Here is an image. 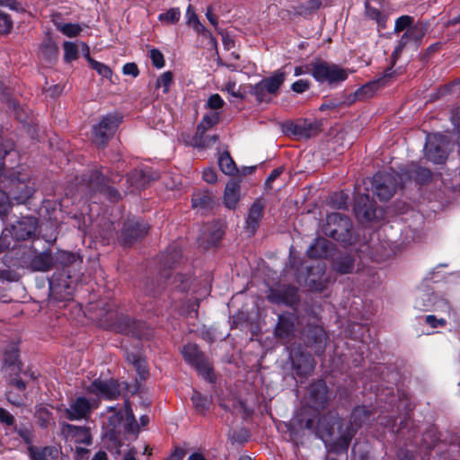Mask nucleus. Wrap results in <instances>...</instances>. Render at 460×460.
I'll list each match as a JSON object with an SVG mask.
<instances>
[{
  "label": "nucleus",
  "instance_id": "4468645a",
  "mask_svg": "<svg viewBox=\"0 0 460 460\" xmlns=\"http://www.w3.org/2000/svg\"><path fill=\"white\" fill-rule=\"evenodd\" d=\"M181 352L185 361L194 366L206 379L212 380L211 367L196 344L185 345Z\"/></svg>",
  "mask_w": 460,
  "mask_h": 460
},
{
  "label": "nucleus",
  "instance_id": "6e6552de",
  "mask_svg": "<svg viewBox=\"0 0 460 460\" xmlns=\"http://www.w3.org/2000/svg\"><path fill=\"white\" fill-rule=\"evenodd\" d=\"M429 26V22L418 21L414 25L408 28V30L403 32L393 51V64L395 63L405 47L414 45L417 48L421 44L422 39L427 33Z\"/></svg>",
  "mask_w": 460,
  "mask_h": 460
},
{
  "label": "nucleus",
  "instance_id": "4be33fe9",
  "mask_svg": "<svg viewBox=\"0 0 460 460\" xmlns=\"http://www.w3.org/2000/svg\"><path fill=\"white\" fill-rule=\"evenodd\" d=\"M224 234L223 223L220 221L206 225L199 237V244L204 248L216 245L222 238Z\"/></svg>",
  "mask_w": 460,
  "mask_h": 460
},
{
  "label": "nucleus",
  "instance_id": "aec40b11",
  "mask_svg": "<svg viewBox=\"0 0 460 460\" xmlns=\"http://www.w3.org/2000/svg\"><path fill=\"white\" fill-rule=\"evenodd\" d=\"M268 298L275 304H284L290 306L296 305L299 300L297 288L294 286L271 288Z\"/></svg>",
  "mask_w": 460,
  "mask_h": 460
},
{
  "label": "nucleus",
  "instance_id": "de8ad7c7",
  "mask_svg": "<svg viewBox=\"0 0 460 460\" xmlns=\"http://www.w3.org/2000/svg\"><path fill=\"white\" fill-rule=\"evenodd\" d=\"M64 59L66 62H71L78 58V47L75 43L65 41L63 44Z\"/></svg>",
  "mask_w": 460,
  "mask_h": 460
},
{
  "label": "nucleus",
  "instance_id": "8fccbe9b",
  "mask_svg": "<svg viewBox=\"0 0 460 460\" xmlns=\"http://www.w3.org/2000/svg\"><path fill=\"white\" fill-rule=\"evenodd\" d=\"M13 29V20L5 13L0 11V34L4 35L11 32Z\"/></svg>",
  "mask_w": 460,
  "mask_h": 460
},
{
  "label": "nucleus",
  "instance_id": "f03ea898",
  "mask_svg": "<svg viewBox=\"0 0 460 460\" xmlns=\"http://www.w3.org/2000/svg\"><path fill=\"white\" fill-rule=\"evenodd\" d=\"M330 401L328 394V388L324 381L318 380L317 382L311 385L309 388V394L307 397V406L304 407L298 411L291 421L293 429H307L305 427H300L296 421L298 416L302 415L304 418L307 415L308 417L315 416L314 425L318 424V420L322 419L324 415L320 416L318 411L325 408Z\"/></svg>",
  "mask_w": 460,
  "mask_h": 460
},
{
  "label": "nucleus",
  "instance_id": "2f4dec72",
  "mask_svg": "<svg viewBox=\"0 0 460 460\" xmlns=\"http://www.w3.org/2000/svg\"><path fill=\"white\" fill-rule=\"evenodd\" d=\"M240 183L234 180H230L225 189L224 203L228 208H234L240 199Z\"/></svg>",
  "mask_w": 460,
  "mask_h": 460
},
{
  "label": "nucleus",
  "instance_id": "603ef678",
  "mask_svg": "<svg viewBox=\"0 0 460 460\" xmlns=\"http://www.w3.org/2000/svg\"><path fill=\"white\" fill-rule=\"evenodd\" d=\"M321 5L322 2L320 0H309L305 4H302L298 7L297 13L301 15H305L315 10H318Z\"/></svg>",
  "mask_w": 460,
  "mask_h": 460
},
{
  "label": "nucleus",
  "instance_id": "a18cd8bd",
  "mask_svg": "<svg viewBox=\"0 0 460 460\" xmlns=\"http://www.w3.org/2000/svg\"><path fill=\"white\" fill-rule=\"evenodd\" d=\"M366 13L367 17L371 20L376 22V23L384 28L385 26L386 16L382 13L378 9L370 6L367 3H366Z\"/></svg>",
  "mask_w": 460,
  "mask_h": 460
},
{
  "label": "nucleus",
  "instance_id": "3c124183",
  "mask_svg": "<svg viewBox=\"0 0 460 460\" xmlns=\"http://www.w3.org/2000/svg\"><path fill=\"white\" fill-rule=\"evenodd\" d=\"M88 61L92 65V67L96 70V72L101 75L102 77L109 78L111 76L112 72L109 66L100 63L98 61H95L92 59L91 58H87Z\"/></svg>",
  "mask_w": 460,
  "mask_h": 460
},
{
  "label": "nucleus",
  "instance_id": "c756f323",
  "mask_svg": "<svg viewBox=\"0 0 460 460\" xmlns=\"http://www.w3.org/2000/svg\"><path fill=\"white\" fill-rule=\"evenodd\" d=\"M143 323L136 322L127 315H120L118 318L116 329L118 332L130 333L134 336L142 338L144 333L141 332L140 327Z\"/></svg>",
  "mask_w": 460,
  "mask_h": 460
},
{
  "label": "nucleus",
  "instance_id": "39448f33",
  "mask_svg": "<svg viewBox=\"0 0 460 460\" xmlns=\"http://www.w3.org/2000/svg\"><path fill=\"white\" fill-rule=\"evenodd\" d=\"M352 222L349 217L341 213H332L327 216L323 232L325 235L347 244L352 243Z\"/></svg>",
  "mask_w": 460,
  "mask_h": 460
},
{
  "label": "nucleus",
  "instance_id": "49530a36",
  "mask_svg": "<svg viewBox=\"0 0 460 460\" xmlns=\"http://www.w3.org/2000/svg\"><path fill=\"white\" fill-rule=\"evenodd\" d=\"M414 19L410 15H402L396 19L394 31V33H399L401 31H405L408 28H411L414 25Z\"/></svg>",
  "mask_w": 460,
  "mask_h": 460
},
{
  "label": "nucleus",
  "instance_id": "bf43d9fd",
  "mask_svg": "<svg viewBox=\"0 0 460 460\" xmlns=\"http://www.w3.org/2000/svg\"><path fill=\"white\" fill-rule=\"evenodd\" d=\"M153 65L156 68H162L164 66V58L162 52L156 49H152L149 55Z\"/></svg>",
  "mask_w": 460,
  "mask_h": 460
},
{
  "label": "nucleus",
  "instance_id": "c03bdc74",
  "mask_svg": "<svg viewBox=\"0 0 460 460\" xmlns=\"http://www.w3.org/2000/svg\"><path fill=\"white\" fill-rule=\"evenodd\" d=\"M55 25L59 31L67 37H75L82 31L81 26L76 23L55 22Z\"/></svg>",
  "mask_w": 460,
  "mask_h": 460
},
{
  "label": "nucleus",
  "instance_id": "412c9836",
  "mask_svg": "<svg viewBox=\"0 0 460 460\" xmlns=\"http://www.w3.org/2000/svg\"><path fill=\"white\" fill-rule=\"evenodd\" d=\"M219 120L218 113H209L206 114L199 124L197 127L196 134L194 136L193 141L194 145L199 147H208L210 145V140H208L206 137V131L215 126Z\"/></svg>",
  "mask_w": 460,
  "mask_h": 460
},
{
  "label": "nucleus",
  "instance_id": "c85d7f7f",
  "mask_svg": "<svg viewBox=\"0 0 460 460\" xmlns=\"http://www.w3.org/2000/svg\"><path fill=\"white\" fill-rule=\"evenodd\" d=\"M306 336V342L309 347L315 346L314 353L321 355L325 348L326 334L322 327H309Z\"/></svg>",
  "mask_w": 460,
  "mask_h": 460
},
{
  "label": "nucleus",
  "instance_id": "864d4df0",
  "mask_svg": "<svg viewBox=\"0 0 460 460\" xmlns=\"http://www.w3.org/2000/svg\"><path fill=\"white\" fill-rule=\"evenodd\" d=\"M4 360L6 365L14 366L18 360V349L15 345H12L4 351Z\"/></svg>",
  "mask_w": 460,
  "mask_h": 460
},
{
  "label": "nucleus",
  "instance_id": "0e129e2a",
  "mask_svg": "<svg viewBox=\"0 0 460 460\" xmlns=\"http://www.w3.org/2000/svg\"><path fill=\"white\" fill-rule=\"evenodd\" d=\"M283 132L286 135L293 136L296 138H298V120L296 122L293 121H288L283 124L282 126Z\"/></svg>",
  "mask_w": 460,
  "mask_h": 460
},
{
  "label": "nucleus",
  "instance_id": "f3484780",
  "mask_svg": "<svg viewBox=\"0 0 460 460\" xmlns=\"http://www.w3.org/2000/svg\"><path fill=\"white\" fill-rule=\"evenodd\" d=\"M296 331V318L291 314H283L279 316L275 327V335L282 342L287 343L293 340Z\"/></svg>",
  "mask_w": 460,
  "mask_h": 460
},
{
  "label": "nucleus",
  "instance_id": "09e8293b",
  "mask_svg": "<svg viewBox=\"0 0 460 460\" xmlns=\"http://www.w3.org/2000/svg\"><path fill=\"white\" fill-rule=\"evenodd\" d=\"M181 17V12L179 8H171L165 13H160L158 19L161 22L167 23H176Z\"/></svg>",
  "mask_w": 460,
  "mask_h": 460
},
{
  "label": "nucleus",
  "instance_id": "393cba45",
  "mask_svg": "<svg viewBox=\"0 0 460 460\" xmlns=\"http://www.w3.org/2000/svg\"><path fill=\"white\" fill-rule=\"evenodd\" d=\"M61 431L67 439L76 444L90 445L92 443L90 430L86 427L63 423Z\"/></svg>",
  "mask_w": 460,
  "mask_h": 460
},
{
  "label": "nucleus",
  "instance_id": "0eeeda50",
  "mask_svg": "<svg viewBox=\"0 0 460 460\" xmlns=\"http://www.w3.org/2000/svg\"><path fill=\"white\" fill-rule=\"evenodd\" d=\"M402 181V174L395 172H378L374 175L372 187L381 200H388Z\"/></svg>",
  "mask_w": 460,
  "mask_h": 460
},
{
  "label": "nucleus",
  "instance_id": "dca6fc26",
  "mask_svg": "<svg viewBox=\"0 0 460 460\" xmlns=\"http://www.w3.org/2000/svg\"><path fill=\"white\" fill-rule=\"evenodd\" d=\"M66 272L55 273L49 279V290L57 299H68L73 293V287Z\"/></svg>",
  "mask_w": 460,
  "mask_h": 460
},
{
  "label": "nucleus",
  "instance_id": "a211bd4d",
  "mask_svg": "<svg viewBox=\"0 0 460 460\" xmlns=\"http://www.w3.org/2000/svg\"><path fill=\"white\" fill-rule=\"evenodd\" d=\"M146 234L147 226L146 224L135 218H129L125 222L122 230L123 244L130 246L137 240L142 239Z\"/></svg>",
  "mask_w": 460,
  "mask_h": 460
},
{
  "label": "nucleus",
  "instance_id": "4d7b16f0",
  "mask_svg": "<svg viewBox=\"0 0 460 460\" xmlns=\"http://www.w3.org/2000/svg\"><path fill=\"white\" fill-rule=\"evenodd\" d=\"M37 418L40 427L48 428L51 420V414L47 409L42 408L37 411Z\"/></svg>",
  "mask_w": 460,
  "mask_h": 460
},
{
  "label": "nucleus",
  "instance_id": "338daca9",
  "mask_svg": "<svg viewBox=\"0 0 460 460\" xmlns=\"http://www.w3.org/2000/svg\"><path fill=\"white\" fill-rule=\"evenodd\" d=\"M309 87H310L309 81L305 80V79L297 80L295 83H293L291 85L292 91H294L297 93H302L305 92L306 90L309 89Z\"/></svg>",
  "mask_w": 460,
  "mask_h": 460
},
{
  "label": "nucleus",
  "instance_id": "2eb2a0df",
  "mask_svg": "<svg viewBox=\"0 0 460 460\" xmlns=\"http://www.w3.org/2000/svg\"><path fill=\"white\" fill-rule=\"evenodd\" d=\"M294 374L298 377H306L311 375L314 369V360L313 357L300 348L294 349L289 354Z\"/></svg>",
  "mask_w": 460,
  "mask_h": 460
},
{
  "label": "nucleus",
  "instance_id": "79ce46f5",
  "mask_svg": "<svg viewBox=\"0 0 460 460\" xmlns=\"http://www.w3.org/2000/svg\"><path fill=\"white\" fill-rule=\"evenodd\" d=\"M191 402L195 410L200 414H205L210 406V400L197 391L193 392Z\"/></svg>",
  "mask_w": 460,
  "mask_h": 460
},
{
  "label": "nucleus",
  "instance_id": "ddd939ff",
  "mask_svg": "<svg viewBox=\"0 0 460 460\" xmlns=\"http://www.w3.org/2000/svg\"><path fill=\"white\" fill-rule=\"evenodd\" d=\"M124 388H127L125 382L119 383L113 379H96L88 386L87 392L107 400H115L120 395L121 390Z\"/></svg>",
  "mask_w": 460,
  "mask_h": 460
},
{
  "label": "nucleus",
  "instance_id": "69168bd1",
  "mask_svg": "<svg viewBox=\"0 0 460 460\" xmlns=\"http://www.w3.org/2000/svg\"><path fill=\"white\" fill-rule=\"evenodd\" d=\"M224 104H225L224 100L217 93L212 94L207 102V107H208L212 110H218V109L222 108Z\"/></svg>",
  "mask_w": 460,
  "mask_h": 460
},
{
  "label": "nucleus",
  "instance_id": "6ab92c4d",
  "mask_svg": "<svg viewBox=\"0 0 460 460\" xmlns=\"http://www.w3.org/2000/svg\"><path fill=\"white\" fill-rule=\"evenodd\" d=\"M265 207L264 199L258 198L249 208L244 225V229L249 234L253 235L259 228Z\"/></svg>",
  "mask_w": 460,
  "mask_h": 460
},
{
  "label": "nucleus",
  "instance_id": "4c0bfd02",
  "mask_svg": "<svg viewBox=\"0 0 460 460\" xmlns=\"http://www.w3.org/2000/svg\"><path fill=\"white\" fill-rule=\"evenodd\" d=\"M192 207L195 208L207 209L214 204L213 195L209 191H197L192 195Z\"/></svg>",
  "mask_w": 460,
  "mask_h": 460
},
{
  "label": "nucleus",
  "instance_id": "774afa93",
  "mask_svg": "<svg viewBox=\"0 0 460 460\" xmlns=\"http://www.w3.org/2000/svg\"><path fill=\"white\" fill-rule=\"evenodd\" d=\"M23 396L18 394H15L13 391L9 390L6 393L7 400L15 406H21L23 404Z\"/></svg>",
  "mask_w": 460,
  "mask_h": 460
},
{
  "label": "nucleus",
  "instance_id": "cd10ccee",
  "mask_svg": "<svg viewBox=\"0 0 460 460\" xmlns=\"http://www.w3.org/2000/svg\"><path fill=\"white\" fill-rule=\"evenodd\" d=\"M158 178V173L150 168L135 169L128 176V181L136 189L144 188L148 182Z\"/></svg>",
  "mask_w": 460,
  "mask_h": 460
},
{
  "label": "nucleus",
  "instance_id": "6e6d98bb",
  "mask_svg": "<svg viewBox=\"0 0 460 460\" xmlns=\"http://www.w3.org/2000/svg\"><path fill=\"white\" fill-rule=\"evenodd\" d=\"M367 450L362 449V446L356 443L351 450V460H368Z\"/></svg>",
  "mask_w": 460,
  "mask_h": 460
},
{
  "label": "nucleus",
  "instance_id": "f257e3e1",
  "mask_svg": "<svg viewBox=\"0 0 460 460\" xmlns=\"http://www.w3.org/2000/svg\"><path fill=\"white\" fill-rule=\"evenodd\" d=\"M371 411L365 407H356L351 412L350 419L344 423L336 412L330 411L318 420L315 426V416L304 418L298 416L296 422L300 427H305L307 430L314 432L323 440L334 439V449L337 452H347L352 438L357 430L370 420Z\"/></svg>",
  "mask_w": 460,
  "mask_h": 460
},
{
  "label": "nucleus",
  "instance_id": "a878e982",
  "mask_svg": "<svg viewBox=\"0 0 460 460\" xmlns=\"http://www.w3.org/2000/svg\"><path fill=\"white\" fill-rule=\"evenodd\" d=\"M325 281V265L323 262L318 261L314 266L308 268V274L305 279V283L311 289L317 291L323 290Z\"/></svg>",
  "mask_w": 460,
  "mask_h": 460
},
{
  "label": "nucleus",
  "instance_id": "9b49d317",
  "mask_svg": "<svg viewBox=\"0 0 460 460\" xmlns=\"http://www.w3.org/2000/svg\"><path fill=\"white\" fill-rule=\"evenodd\" d=\"M122 117L119 114H108L93 127V141L100 146H104L113 136L120 124Z\"/></svg>",
  "mask_w": 460,
  "mask_h": 460
},
{
  "label": "nucleus",
  "instance_id": "473e14b6",
  "mask_svg": "<svg viewBox=\"0 0 460 460\" xmlns=\"http://www.w3.org/2000/svg\"><path fill=\"white\" fill-rule=\"evenodd\" d=\"M28 450L31 460H57L58 457V450L54 447L29 446Z\"/></svg>",
  "mask_w": 460,
  "mask_h": 460
},
{
  "label": "nucleus",
  "instance_id": "7c9ffc66",
  "mask_svg": "<svg viewBox=\"0 0 460 460\" xmlns=\"http://www.w3.org/2000/svg\"><path fill=\"white\" fill-rule=\"evenodd\" d=\"M53 265V258L50 252L34 253L30 261V267L32 270L47 271Z\"/></svg>",
  "mask_w": 460,
  "mask_h": 460
},
{
  "label": "nucleus",
  "instance_id": "a19ab883",
  "mask_svg": "<svg viewBox=\"0 0 460 460\" xmlns=\"http://www.w3.org/2000/svg\"><path fill=\"white\" fill-rule=\"evenodd\" d=\"M218 165L221 171L228 175H233L237 172L235 163L230 156L228 152H224L218 158Z\"/></svg>",
  "mask_w": 460,
  "mask_h": 460
},
{
  "label": "nucleus",
  "instance_id": "423d86ee",
  "mask_svg": "<svg viewBox=\"0 0 460 460\" xmlns=\"http://www.w3.org/2000/svg\"><path fill=\"white\" fill-rule=\"evenodd\" d=\"M313 77L320 84L337 85L348 78V72L336 64L316 60L310 64Z\"/></svg>",
  "mask_w": 460,
  "mask_h": 460
},
{
  "label": "nucleus",
  "instance_id": "bb28decb",
  "mask_svg": "<svg viewBox=\"0 0 460 460\" xmlns=\"http://www.w3.org/2000/svg\"><path fill=\"white\" fill-rule=\"evenodd\" d=\"M37 220L34 217H23L12 226L13 235L17 240H26L35 232Z\"/></svg>",
  "mask_w": 460,
  "mask_h": 460
},
{
  "label": "nucleus",
  "instance_id": "1a4fd4ad",
  "mask_svg": "<svg viewBox=\"0 0 460 460\" xmlns=\"http://www.w3.org/2000/svg\"><path fill=\"white\" fill-rule=\"evenodd\" d=\"M448 140L442 134H429L424 147L425 157L433 164H443L448 155Z\"/></svg>",
  "mask_w": 460,
  "mask_h": 460
},
{
  "label": "nucleus",
  "instance_id": "ea45409f",
  "mask_svg": "<svg viewBox=\"0 0 460 460\" xmlns=\"http://www.w3.org/2000/svg\"><path fill=\"white\" fill-rule=\"evenodd\" d=\"M124 405H125V414H126V417L124 420V429L128 433H136L138 431V425H137L136 418L133 414L128 399L125 400Z\"/></svg>",
  "mask_w": 460,
  "mask_h": 460
},
{
  "label": "nucleus",
  "instance_id": "13d9d810",
  "mask_svg": "<svg viewBox=\"0 0 460 460\" xmlns=\"http://www.w3.org/2000/svg\"><path fill=\"white\" fill-rule=\"evenodd\" d=\"M8 153V150L4 147V144L0 143V179H10V175L13 172V171L8 173L5 172L4 160Z\"/></svg>",
  "mask_w": 460,
  "mask_h": 460
},
{
  "label": "nucleus",
  "instance_id": "f8f14e48",
  "mask_svg": "<svg viewBox=\"0 0 460 460\" xmlns=\"http://www.w3.org/2000/svg\"><path fill=\"white\" fill-rule=\"evenodd\" d=\"M22 167H18L10 175V181L15 184L10 191L11 199L16 201L17 204L25 203L34 191L33 187L27 182L28 176L22 174Z\"/></svg>",
  "mask_w": 460,
  "mask_h": 460
},
{
  "label": "nucleus",
  "instance_id": "680f3d73",
  "mask_svg": "<svg viewBox=\"0 0 460 460\" xmlns=\"http://www.w3.org/2000/svg\"><path fill=\"white\" fill-rule=\"evenodd\" d=\"M11 198L4 192L0 190V215H5L11 208Z\"/></svg>",
  "mask_w": 460,
  "mask_h": 460
},
{
  "label": "nucleus",
  "instance_id": "7ed1b4c3",
  "mask_svg": "<svg viewBox=\"0 0 460 460\" xmlns=\"http://www.w3.org/2000/svg\"><path fill=\"white\" fill-rule=\"evenodd\" d=\"M76 181L75 194L82 198L90 199L93 194L100 192L112 201L119 199V193L107 185L105 178L98 171L84 173Z\"/></svg>",
  "mask_w": 460,
  "mask_h": 460
},
{
  "label": "nucleus",
  "instance_id": "b1692460",
  "mask_svg": "<svg viewBox=\"0 0 460 460\" xmlns=\"http://www.w3.org/2000/svg\"><path fill=\"white\" fill-rule=\"evenodd\" d=\"M91 403L84 397H78L64 411V416L70 420L86 419L91 412Z\"/></svg>",
  "mask_w": 460,
  "mask_h": 460
},
{
  "label": "nucleus",
  "instance_id": "f704fd0d",
  "mask_svg": "<svg viewBox=\"0 0 460 460\" xmlns=\"http://www.w3.org/2000/svg\"><path fill=\"white\" fill-rule=\"evenodd\" d=\"M331 243L324 238H317L307 249V255L311 258H322L328 255Z\"/></svg>",
  "mask_w": 460,
  "mask_h": 460
},
{
  "label": "nucleus",
  "instance_id": "72a5a7b5",
  "mask_svg": "<svg viewBox=\"0 0 460 460\" xmlns=\"http://www.w3.org/2000/svg\"><path fill=\"white\" fill-rule=\"evenodd\" d=\"M321 131L320 123L307 119L298 120V138L307 139L315 137Z\"/></svg>",
  "mask_w": 460,
  "mask_h": 460
},
{
  "label": "nucleus",
  "instance_id": "37998d69",
  "mask_svg": "<svg viewBox=\"0 0 460 460\" xmlns=\"http://www.w3.org/2000/svg\"><path fill=\"white\" fill-rule=\"evenodd\" d=\"M41 56L48 61L52 62L57 59L58 55V47L50 40H46L40 49Z\"/></svg>",
  "mask_w": 460,
  "mask_h": 460
},
{
  "label": "nucleus",
  "instance_id": "5fc2aeb1",
  "mask_svg": "<svg viewBox=\"0 0 460 460\" xmlns=\"http://www.w3.org/2000/svg\"><path fill=\"white\" fill-rule=\"evenodd\" d=\"M172 83V74L170 71L164 72L156 81L157 87H163V92L166 93L169 86Z\"/></svg>",
  "mask_w": 460,
  "mask_h": 460
},
{
  "label": "nucleus",
  "instance_id": "20e7f679",
  "mask_svg": "<svg viewBox=\"0 0 460 460\" xmlns=\"http://www.w3.org/2000/svg\"><path fill=\"white\" fill-rule=\"evenodd\" d=\"M181 260V251L178 245L173 244L170 246L167 251L162 254L161 264L163 266V270L161 272V278L165 279L164 283L167 282L173 288L185 291L188 288V279L185 276L177 273L173 277V279H171L172 275L168 271V270L176 267L180 263Z\"/></svg>",
  "mask_w": 460,
  "mask_h": 460
},
{
  "label": "nucleus",
  "instance_id": "e433bc0d",
  "mask_svg": "<svg viewBox=\"0 0 460 460\" xmlns=\"http://www.w3.org/2000/svg\"><path fill=\"white\" fill-rule=\"evenodd\" d=\"M333 269L341 274L352 272L354 269V258L349 254H341L333 261Z\"/></svg>",
  "mask_w": 460,
  "mask_h": 460
},
{
  "label": "nucleus",
  "instance_id": "052dcab7",
  "mask_svg": "<svg viewBox=\"0 0 460 460\" xmlns=\"http://www.w3.org/2000/svg\"><path fill=\"white\" fill-rule=\"evenodd\" d=\"M17 434L24 440L29 446H32V435L31 430L27 426L15 427Z\"/></svg>",
  "mask_w": 460,
  "mask_h": 460
},
{
  "label": "nucleus",
  "instance_id": "c9c22d12",
  "mask_svg": "<svg viewBox=\"0 0 460 460\" xmlns=\"http://www.w3.org/2000/svg\"><path fill=\"white\" fill-rule=\"evenodd\" d=\"M123 420V415L120 411L114 412L108 419L106 429L107 435L112 440H118L120 433V425Z\"/></svg>",
  "mask_w": 460,
  "mask_h": 460
},
{
  "label": "nucleus",
  "instance_id": "58836bf2",
  "mask_svg": "<svg viewBox=\"0 0 460 460\" xmlns=\"http://www.w3.org/2000/svg\"><path fill=\"white\" fill-rule=\"evenodd\" d=\"M409 178H412L416 182L420 184H425L431 179L430 170L418 166L417 164H411L408 171Z\"/></svg>",
  "mask_w": 460,
  "mask_h": 460
},
{
  "label": "nucleus",
  "instance_id": "5701e85b",
  "mask_svg": "<svg viewBox=\"0 0 460 460\" xmlns=\"http://www.w3.org/2000/svg\"><path fill=\"white\" fill-rule=\"evenodd\" d=\"M394 76L392 66L388 67L382 76L369 82L355 92L354 99H366L371 97L374 93L382 86H385Z\"/></svg>",
  "mask_w": 460,
  "mask_h": 460
},
{
  "label": "nucleus",
  "instance_id": "9d476101",
  "mask_svg": "<svg viewBox=\"0 0 460 460\" xmlns=\"http://www.w3.org/2000/svg\"><path fill=\"white\" fill-rule=\"evenodd\" d=\"M286 74L280 70L276 71L271 76L260 81L252 86L251 94L254 95L259 102H269V94H276L284 83Z\"/></svg>",
  "mask_w": 460,
  "mask_h": 460
},
{
  "label": "nucleus",
  "instance_id": "e2e57ef3",
  "mask_svg": "<svg viewBox=\"0 0 460 460\" xmlns=\"http://www.w3.org/2000/svg\"><path fill=\"white\" fill-rule=\"evenodd\" d=\"M58 261L64 266H67L76 261V256L72 252L62 251L58 254Z\"/></svg>",
  "mask_w": 460,
  "mask_h": 460
}]
</instances>
